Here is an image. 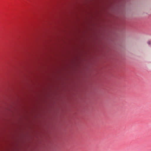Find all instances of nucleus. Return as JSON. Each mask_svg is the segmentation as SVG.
<instances>
[{"mask_svg": "<svg viewBox=\"0 0 151 151\" xmlns=\"http://www.w3.org/2000/svg\"><path fill=\"white\" fill-rule=\"evenodd\" d=\"M148 44L149 45L150 44V41H148Z\"/></svg>", "mask_w": 151, "mask_h": 151, "instance_id": "obj_1", "label": "nucleus"}]
</instances>
